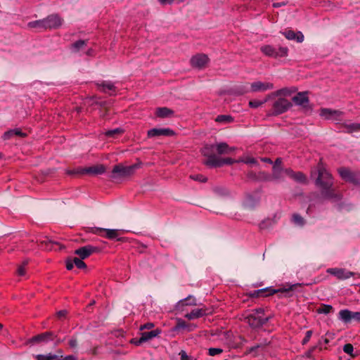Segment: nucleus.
Instances as JSON below:
<instances>
[{"label": "nucleus", "mask_w": 360, "mask_h": 360, "mask_svg": "<svg viewBox=\"0 0 360 360\" xmlns=\"http://www.w3.org/2000/svg\"><path fill=\"white\" fill-rule=\"evenodd\" d=\"M281 163H282V159L278 158L276 160L275 162H274V166H278V167H281Z\"/></svg>", "instance_id": "obj_58"}, {"label": "nucleus", "mask_w": 360, "mask_h": 360, "mask_svg": "<svg viewBox=\"0 0 360 360\" xmlns=\"http://www.w3.org/2000/svg\"><path fill=\"white\" fill-rule=\"evenodd\" d=\"M292 221L297 226H303L304 224V219L298 214L292 215Z\"/></svg>", "instance_id": "obj_37"}, {"label": "nucleus", "mask_w": 360, "mask_h": 360, "mask_svg": "<svg viewBox=\"0 0 360 360\" xmlns=\"http://www.w3.org/2000/svg\"><path fill=\"white\" fill-rule=\"evenodd\" d=\"M148 136L150 138L155 136H171L174 134V132L170 129H157L153 128L148 131Z\"/></svg>", "instance_id": "obj_12"}, {"label": "nucleus", "mask_w": 360, "mask_h": 360, "mask_svg": "<svg viewBox=\"0 0 360 360\" xmlns=\"http://www.w3.org/2000/svg\"><path fill=\"white\" fill-rule=\"evenodd\" d=\"M216 149L219 154H230L233 153L236 148L229 146L226 143H219L216 145Z\"/></svg>", "instance_id": "obj_22"}, {"label": "nucleus", "mask_w": 360, "mask_h": 360, "mask_svg": "<svg viewBox=\"0 0 360 360\" xmlns=\"http://www.w3.org/2000/svg\"><path fill=\"white\" fill-rule=\"evenodd\" d=\"M74 266H75V264H74L73 260H68V261H67V262H66V268H67V269L71 270V269H72Z\"/></svg>", "instance_id": "obj_55"}, {"label": "nucleus", "mask_w": 360, "mask_h": 360, "mask_svg": "<svg viewBox=\"0 0 360 360\" xmlns=\"http://www.w3.org/2000/svg\"><path fill=\"white\" fill-rule=\"evenodd\" d=\"M84 172L91 174H101L105 172V167L102 165H98L84 169Z\"/></svg>", "instance_id": "obj_24"}, {"label": "nucleus", "mask_w": 360, "mask_h": 360, "mask_svg": "<svg viewBox=\"0 0 360 360\" xmlns=\"http://www.w3.org/2000/svg\"><path fill=\"white\" fill-rule=\"evenodd\" d=\"M286 176L297 183L305 184L307 182V177L303 173L300 172H295L291 169H287Z\"/></svg>", "instance_id": "obj_13"}, {"label": "nucleus", "mask_w": 360, "mask_h": 360, "mask_svg": "<svg viewBox=\"0 0 360 360\" xmlns=\"http://www.w3.org/2000/svg\"><path fill=\"white\" fill-rule=\"evenodd\" d=\"M233 119L231 116L226 115H218L215 119L216 122H220V123H230V122H233Z\"/></svg>", "instance_id": "obj_34"}, {"label": "nucleus", "mask_w": 360, "mask_h": 360, "mask_svg": "<svg viewBox=\"0 0 360 360\" xmlns=\"http://www.w3.org/2000/svg\"><path fill=\"white\" fill-rule=\"evenodd\" d=\"M28 26L32 28H36L39 30H46V25L44 23V19L32 21L28 23Z\"/></svg>", "instance_id": "obj_31"}, {"label": "nucleus", "mask_w": 360, "mask_h": 360, "mask_svg": "<svg viewBox=\"0 0 360 360\" xmlns=\"http://www.w3.org/2000/svg\"><path fill=\"white\" fill-rule=\"evenodd\" d=\"M316 172L318 177L316 180V184L321 189V194L328 199L338 198L332 188L333 179L331 175L321 162L318 164L316 171L311 172V175H314Z\"/></svg>", "instance_id": "obj_1"}, {"label": "nucleus", "mask_w": 360, "mask_h": 360, "mask_svg": "<svg viewBox=\"0 0 360 360\" xmlns=\"http://www.w3.org/2000/svg\"><path fill=\"white\" fill-rule=\"evenodd\" d=\"M262 160L265 162H269L270 164H272V161L269 158H262Z\"/></svg>", "instance_id": "obj_60"}, {"label": "nucleus", "mask_w": 360, "mask_h": 360, "mask_svg": "<svg viewBox=\"0 0 360 360\" xmlns=\"http://www.w3.org/2000/svg\"><path fill=\"white\" fill-rule=\"evenodd\" d=\"M124 130L121 128H116L111 130L105 131L104 134L108 138H116L123 134Z\"/></svg>", "instance_id": "obj_29"}, {"label": "nucleus", "mask_w": 360, "mask_h": 360, "mask_svg": "<svg viewBox=\"0 0 360 360\" xmlns=\"http://www.w3.org/2000/svg\"><path fill=\"white\" fill-rule=\"evenodd\" d=\"M74 264L76 266L78 269H85L86 268V264L82 261V259L75 257L73 259Z\"/></svg>", "instance_id": "obj_41"}, {"label": "nucleus", "mask_w": 360, "mask_h": 360, "mask_svg": "<svg viewBox=\"0 0 360 360\" xmlns=\"http://www.w3.org/2000/svg\"><path fill=\"white\" fill-rule=\"evenodd\" d=\"M274 84L271 82H255L251 84L250 91L252 92H263L272 89Z\"/></svg>", "instance_id": "obj_9"}, {"label": "nucleus", "mask_w": 360, "mask_h": 360, "mask_svg": "<svg viewBox=\"0 0 360 360\" xmlns=\"http://www.w3.org/2000/svg\"><path fill=\"white\" fill-rule=\"evenodd\" d=\"M13 136H14V134H13V129H11V130L6 131L3 134L2 138L4 140H9Z\"/></svg>", "instance_id": "obj_46"}, {"label": "nucleus", "mask_w": 360, "mask_h": 360, "mask_svg": "<svg viewBox=\"0 0 360 360\" xmlns=\"http://www.w3.org/2000/svg\"><path fill=\"white\" fill-rule=\"evenodd\" d=\"M311 335H312V330H308L306 332L305 337L302 340V345H305L309 341V340L311 337Z\"/></svg>", "instance_id": "obj_50"}, {"label": "nucleus", "mask_w": 360, "mask_h": 360, "mask_svg": "<svg viewBox=\"0 0 360 360\" xmlns=\"http://www.w3.org/2000/svg\"><path fill=\"white\" fill-rule=\"evenodd\" d=\"M342 126L345 129V130L349 133L360 130V124L358 123L347 124L346 122H344L342 123Z\"/></svg>", "instance_id": "obj_30"}, {"label": "nucleus", "mask_w": 360, "mask_h": 360, "mask_svg": "<svg viewBox=\"0 0 360 360\" xmlns=\"http://www.w3.org/2000/svg\"><path fill=\"white\" fill-rule=\"evenodd\" d=\"M98 86L103 92H109L115 89L113 83L109 81H103L101 83H98Z\"/></svg>", "instance_id": "obj_27"}, {"label": "nucleus", "mask_w": 360, "mask_h": 360, "mask_svg": "<svg viewBox=\"0 0 360 360\" xmlns=\"http://www.w3.org/2000/svg\"><path fill=\"white\" fill-rule=\"evenodd\" d=\"M53 333L51 332H46L38 335H36L32 338L33 342H47L53 339Z\"/></svg>", "instance_id": "obj_21"}, {"label": "nucleus", "mask_w": 360, "mask_h": 360, "mask_svg": "<svg viewBox=\"0 0 360 360\" xmlns=\"http://www.w3.org/2000/svg\"><path fill=\"white\" fill-rule=\"evenodd\" d=\"M283 5H284L283 3H274L273 4V6L275 7V8H277V7L281 6Z\"/></svg>", "instance_id": "obj_59"}, {"label": "nucleus", "mask_w": 360, "mask_h": 360, "mask_svg": "<svg viewBox=\"0 0 360 360\" xmlns=\"http://www.w3.org/2000/svg\"><path fill=\"white\" fill-rule=\"evenodd\" d=\"M235 162L232 158H219L214 155L210 156L206 161V165L211 167H221L224 165H231Z\"/></svg>", "instance_id": "obj_7"}, {"label": "nucleus", "mask_w": 360, "mask_h": 360, "mask_svg": "<svg viewBox=\"0 0 360 360\" xmlns=\"http://www.w3.org/2000/svg\"><path fill=\"white\" fill-rule=\"evenodd\" d=\"M35 359L37 360H53L58 359V356L55 354H37L35 356Z\"/></svg>", "instance_id": "obj_36"}, {"label": "nucleus", "mask_w": 360, "mask_h": 360, "mask_svg": "<svg viewBox=\"0 0 360 360\" xmlns=\"http://www.w3.org/2000/svg\"><path fill=\"white\" fill-rule=\"evenodd\" d=\"M288 169H283L281 167L273 166L272 169V179L274 180H283L286 176V171Z\"/></svg>", "instance_id": "obj_19"}, {"label": "nucleus", "mask_w": 360, "mask_h": 360, "mask_svg": "<svg viewBox=\"0 0 360 360\" xmlns=\"http://www.w3.org/2000/svg\"><path fill=\"white\" fill-rule=\"evenodd\" d=\"M190 178L200 182H205L207 181V179L201 174L191 175Z\"/></svg>", "instance_id": "obj_44"}, {"label": "nucleus", "mask_w": 360, "mask_h": 360, "mask_svg": "<svg viewBox=\"0 0 360 360\" xmlns=\"http://www.w3.org/2000/svg\"><path fill=\"white\" fill-rule=\"evenodd\" d=\"M154 326H155L154 323L148 322L143 325H141L140 326V330H146V329L149 330V329H152L153 328H154Z\"/></svg>", "instance_id": "obj_51"}, {"label": "nucleus", "mask_w": 360, "mask_h": 360, "mask_svg": "<svg viewBox=\"0 0 360 360\" xmlns=\"http://www.w3.org/2000/svg\"><path fill=\"white\" fill-rule=\"evenodd\" d=\"M338 172L342 179L345 181L353 183L354 184H358V178L356 174L352 172L349 169L347 168H340Z\"/></svg>", "instance_id": "obj_10"}, {"label": "nucleus", "mask_w": 360, "mask_h": 360, "mask_svg": "<svg viewBox=\"0 0 360 360\" xmlns=\"http://www.w3.org/2000/svg\"><path fill=\"white\" fill-rule=\"evenodd\" d=\"M343 351L347 354H352L353 352V346L351 344H346L343 347Z\"/></svg>", "instance_id": "obj_49"}, {"label": "nucleus", "mask_w": 360, "mask_h": 360, "mask_svg": "<svg viewBox=\"0 0 360 360\" xmlns=\"http://www.w3.org/2000/svg\"><path fill=\"white\" fill-rule=\"evenodd\" d=\"M14 136H18L20 137H25L27 136V134L22 131V130L19 128H15L13 129Z\"/></svg>", "instance_id": "obj_48"}, {"label": "nucleus", "mask_w": 360, "mask_h": 360, "mask_svg": "<svg viewBox=\"0 0 360 360\" xmlns=\"http://www.w3.org/2000/svg\"><path fill=\"white\" fill-rule=\"evenodd\" d=\"M247 162H248V163H255V159L251 158V159L248 160L247 161Z\"/></svg>", "instance_id": "obj_61"}, {"label": "nucleus", "mask_w": 360, "mask_h": 360, "mask_svg": "<svg viewBox=\"0 0 360 360\" xmlns=\"http://www.w3.org/2000/svg\"><path fill=\"white\" fill-rule=\"evenodd\" d=\"M174 112L172 110L166 108H158L155 110V115L161 118L168 117L173 115Z\"/></svg>", "instance_id": "obj_25"}, {"label": "nucleus", "mask_w": 360, "mask_h": 360, "mask_svg": "<svg viewBox=\"0 0 360 360\" xmlns=\"http://www.w3.org/2000/svg\"><path fill=\"white\" fill-rule=\"evenodd\" d=\"M197 304L196 300L194 297L189 295L186 298L181 300L178 303L179 308L184 307V306H195Z\"/></svg>", "instance_id": "obj_26"}, {"label": "nucleus", "mask_w": 360, "mask_h": 360, "mask_svg": "<svg viewBox=\"0 0 360 360\" xmlns=\"http://www.w3.org/2000/svg\"><path fill=\"white\" fill-rule=\"evenodd\" d=\"M69 345L72 348H75L77 346V340L76 338H72L69 341Z\"/></svg>", "instance_id": "obj_54"}, {"label": "nucleus", "mask_w": 360, "mask_h": 360, "mask_svg": "<svg viewBox=\"0 0 360 360\" xmlns=\"http://www.w3.org/2000/svg\"><path fill=\"white\" fill-rule=\"evenodd\" d=\"M67 311L65 310H61V311H59L58 313H57V316L59 317V318H61V317H63L65 316Z\"/></svg>", "instance_id": "obj_57"}, {"label": "nucleus", "mask_w": 360, "mask_h": 360, "mask_svg": "<svg viewBox=\"0 0 360 360\" xmlns=\"http://www.w3.org/2000/svg\"><path fill=\"white\" fill-rule=\"evenodd\" d=\"M96 248L95 247L91 245H86L76 250L75 252L76 255H78L81 259H84L90 256L94 252L96 251Z\"/></svg>", "instance_id": "obj_15"}, {"label": "nucleus", "mask_w": 360, "mask_h": 360, "mask_svg": "<svg viewBox=\"0 0 360 360\" xmlns=\"http://www.w3.org/2000/svg\"><path fill=\"white\" fill-rule=\"evenodd\" d=\"M86 41L85 40H79L72 44V50L73 52H78L80 49L86 46Z\"/></svg>", "instance_id": "obj_33"}, {"label": "nucleus", "mask_w": 360, "mask_h": 360, "mask_svg": "<svg viewBox=\"0 0 360 360\" xmlns=\"http://www.w3.org/2000/svg\"><path fill=\"white\" fill-rule=\"evenodd\" d=\"M207 314L206 308L194 309L190 313L185 315V317L189 320H193L202 317Z\"/></svg>", "instance_id": "obj_16"}, {"label": "nucleus", "mask_w": 360, "mask_h": 360, "mask_svg": "<svg viewBox=\"0 0 360 360\" xmlns=\"http://www.w3.org/2000/svg\"><path fill=\"white\" fill-rule=\"evenodd\" d=\"M46 29H56L61 26L63 19L57 14H52L44 18Z\"/></svg>", "instance_id": "obj_8"}, {"label": "nucleus", "mask_w": 360, "mask_h": 360, "mask_svg": "<svg viewBox=\"0 0 360 360\" xmlns=\"http://www.w3.org/2000/svg\"><path fill=\"white\" fill-rule=\"evenodd\" d=\"M329 274L336 276L339 279H347L354 275L353 272L346 271L343 269L332 268L327 271Z\"/></svg>", "instance_id": "obj_11"}, {"label": "nucleus", "mask_w": 360, "mask_h": 360, "mask_svg": "<svg viewBox=\"0 0 360 360\" xmlns=\"http://www.w3.org/2000/svg\"><path fill=\"white\" fill-rule=\"evenodd\" d=\"M333 311V307L329 304H322L318 309L319 314H328Z\"/></svg>", "instance_id": "obj_35"}, {"label": "nucleus", "mask_w": 360, "mask_h": 360, "mask_svg": "<svg viewBox=\"0 0 360 360\" xmlns=\"http://www.w3.org/2000/svg\"><path fill=\"white\" fill-rule=\"evenodd\" d=\"M292 106L291 103L285 98H279L274 103V114L279 115L287 111Z\"/></svg>", "instance_id": "obj_6"}, {"label": "nucleus", "mask_w": 360, "mask_h": 360, "mask_svg": "<svg viewBox=\"0 0 360 360\" xmlns=\"http://www.w3.org/2000/svg\"><path fill=\"white\" fill-rule=\"evenodd\" d=\"M209 61L208 56L204 53L196 54L190 60L191 66L198 69H202L206 67Z\"/></svg>", "instance_id": "obj_5"}, {"label": "nucleus", "mask_w": 360, "mask_h": 360, "mask_svg": "<svg viewBox=\"0 0 360 360\" xmlns=\"http://www.w3.org/2000/svg\"><path fill=\"white\" fill-rule=\"evenodd\" d=\"M141 163L134 164L130 166H123L122 165H115L112 171L111 177L115 179L117 177H123L131 175L136 169L139 168Z\"/></svg>", "instance_id": "obj_3"}, {"label": "nucleus", "mask_w": 360, "mask_h": 360, "mask_svg": "<svg viewBox=\"0 0 360 360\" xmlns=\"http://www.w3.org/2000/svg\"><path fill=\"white\" fill-rule=\"evenodd\" d=\"M245 92H246V90H243H243H241V91H240L238 92V94H244Z\"/></svg>", "instance_id": "obj_62"}, {"label": "nucleus", "mask_w": 360, "mask_h": 360, "mask_svg": "<svg viewBox=\"0 0 360 360\" xmlns=\"http://www.w3.org/2000/svg\"><path fill=\"white\" fill-rule=\"evenodd\" d=\"M352 321H360V311H352Z\"/></svg>", "instance_id": "obj_52"}, {"label": "nucleus", "mask_w": 360, "mask_h": 360, "mask_svg": "<svg viewBox=\"0 0 360 360\" xmlns=\"http://www.w3.org/2000/svg\"><path fill=\"white\" fill-rule=\"evenodd\" d=\"M267 101V98L263 101L253 100L249 102V106L252 108H257L265 103Z\"/></svg>", "instance_id": "obj_38"}, {"label": "nucleus", "mask_w": 360, "mask_h": 360, "mask_svg": "<svg viewBox=\"0 0 360 360\" xmlns=\"http://www.w3.org/2000/svg\"><path fill=\"white\" fill-rule=\"evenodd\" d=\"M276 48L270 45H265L261 47V51L264 54L273 58H276Z\"/></svg>", "instance_id": "obj_28"}, {"label": "nucleus", "mask_w": 360, "mask_h": 360, "mask_svg": "<svg viewBox=\"0 0 360 360\" xmlns=\"http://www.w3.org/2000/svg\"><path fill=\"white\" fill-rule=\"evenodd\" d=\"M319 115L324 119L333 121L336 124H340L343 121L344 112L338 110L322 108Z\"/></svg>", "instance_id": "obj_4"}, {"label": "nucleus", "mask_w": 360, "mask_h": 360, "mask_svg": "<svg viewBox=\"0 0 360 360\" xmlns=\"http://www.w3.org/2000/svg\"><path fill=\"white\" fill-rule=\"evenodd\" d=\"M269 319L266 316L262 309H257L252 311L245 318L247 323L252 328H259L264 325Z\"/></svg>", "instance_id": "obj_2"}, {"label": "nucleus", "mask_w": 360, "mask_h": 360, "mask_svg": "<svg viewBox=\"0 0 360 360\" xmlns=\"http://www.w3.org/2000/svg\"><path fill=\"white\" fill-rule=\"evenodd\" d=\"M293 102L298 105L306 106L309 103L307 92H300L292 98Z\"/></svg>", "instance_id": "obj_18"}, {"label": "nucleus", "mask_w": 360, "mask_h": 360, "mask_svg": "<svg viewBox=\"0 0 360 360\" xmlns=\"http://www.w3.org/2000/svg\"><path fill=\"white\" fill-rule=\"evenodd\" d=\"M282 34L287 39L295 40L298 43H302L304 39L303 34L300 31L295 32L293 30H289L282 32Z\"/></svg>", "instance_id": "obj_14"}, {"label": "nucleus", "mask_w": 360, "mask_h": 360, "mask_svg": "<svg viewBox=\"0 0 360 360\" xmlns=\"http://www.w3.org/2000/svg\"><path fill=\"white\" fill-rule=\"evenodd\" d=\"M179 354L181 356V360H190V358L188 357V356L186 354V353L184 351H181L179 353Z\"/></svg>", "instance_id": "obj_56"}, {"label": "nucleus", "mask_w": 360, "mask_h": 360, "mask_svg": "<svg viewBox=\"0 0 360 360\" xmlns=\"http://www.w3.org/2000/svg\"><path fill=\"white\" fill-rule=\"evenodd\" d=\"M161 333V330L160 329H155L153 330H151L150 332H143L141 333V338L139 340V343L141 344L143 342L148 341L155 337H157L158 335H160Z\"/></svg>", "instance_id": "obj_17"}, {"label": "nucleus", "mask_w": 360, "mask_h": 360, "mask_svg": "<svg viewBox=\"0 0 360 360\" xmlns=\"http://www.w3.org/2000/svg\"><path fill=\"white\" fill-rule=\"evenodd\" d=\"M269 292V295H274L278 292H281V290L280 289L278 290H275V289H271V288H264V289H262V290H258V294H262V293H264V292Z\"/></svg>", "instance_id": "obj_43"}, {"label": "nucleus", "mask_w": 360, "mask_h": 360, "mask_svg": "<svg viewBox=\"0 0 360 360\" xmlns=\"http://www.w3.org/2000/svg\"><path fill=\"white\" fill-rule=\"evenodd\" d=\"M27 264H28V261L25 260L22 262L21 264L18 266L17 271H16L18 276H25L26 275V272H27L26 266H27Z\"/></svg>", "instance_id": "obj_32"}, {"label": "nucleus", "mask_w": 360, "mask_h": 360, "mask_svg": "<svg viewBox=\"0 0 360 360\" xmlns=\"http://www.w3.org/2000/svg\"><path fill=\"white\" fill-rule=\"evenodd\" d=\"M288 53V49L287 47H279L276 50V58L278 57H285Z\"/></svg>", "instance_id": "obj_39"}, {"label": "nucleus", "mask_w": 360, "mask_h": 360, "mask_svg": "<svg viewBox=\"0 0 360 360\" xmlns=\"http://www.w3.org/2000/svg\"><path fill=\"white\" fill-rule=\"evenodd\" d=\"M352 311L349 309H342L338 313V319L345 323H349L352 321Z\"/></svg>", "instance_id": "obj_23"}, {"label": "nucleus", "mask_w": 360, "mask_h": 360, "mask_svg": "<svg viewBox=\"0 0 360 360\" xmlns=\"http://www.w3.org/2000/svg\"><path fill=\"white\" fill-rule=\"evenodd\" d=\"M56 360H77V357L74 355H68L65 357L61 356L60 358L56 359Z\"/></svg>", "instance_id": "obj_53"}, {"label": "nucleus", "mask_w": 360, "mask_h": 360, "mask_svg": "<svg viewBox=\"0 0 360 360\" xmlns=\"http://www.w3.org/2000/svg\"><path fill=\"white\" fill-rule=\"evenodd\" d=\"M221 340L224 341L226 344H229L232 334L230 331H224L221 335Z\"/></svg>", "instance_id": "obj_40"}, {"label": "nucleus", "mask_w": 360, "mask_h": 360, "mask_svg": "<svg viewBox=\"0 0 360 360\" xmlns=\"http://www.w3.org/2000/svg\"><path fill=\"white\" fill-rule=\"evenodd\" d=\"M187 327H188V325L184 321H183L180 319H179L177 320V324L176 326V329H184V328H186Z\"/></svg>", "instance_id": "obj_45"}, {"label": "nucleus", "mask_w": 360, "mask_h": 360, "mask_svg": "<svg viewBox=\"0 0 360 360\" xmlns=\"http://www.w3.org/2000/svg\"><path fill=\"white\" fill-rule=\"evenodd\" d=\"M105 231V237L108 239H117V240H120V238H119L120 236V231L117 229H96V231L94 233H98V231Z\"/></svg>", "instance_id": "obj_20"}, {"label": "nucleus", "mask_w": 360, "mask_h": 360, "mask_svg": "<svg viewBox=\"0 0 360 360\" xmlns=\"http://www.w3.org/2000/svg\"><path fill=\"white\" fill-rule=\"evenodd\" d=\"M61 341L60 340H57L56 345H58Z\"/></svg>", "instance_id": "obj_63"}, {"label": "nucleus", "mask_w": 360, "mask_h": 360, "mask_svg": "<svg viewBox=\"0 0 360 360\" xmlns=\"http://www.w3.org/2000/svg\"><path fill=\"white\" fill-rule=\"evenodd\" d=\"M223 349L221 348H210L208 349V354L210 356H214L221 354Z\"/></svg>", "instance_id": "obj_42"}, {"label": "nucleus", "mask_w": 360, "mask_h": 360, "mask_svg": "<svg viewBox=\"0 0 360 360\" xmlns=\"http://www.w3.org/2000/svg\"><path fill=\"white\" fill-rule=\"evenodd\" d=\"M290 93L291 92L288 89H282L277 91L275 93V95H276V96H281V95L287 96V95H290Z\"/></svg>", "instance_id": "obj_47"}, {"label": "nucleus", "mask_w": 360, "mask_h": 360, "mask_svg": "<svg viewBox=\"0 0 360 360\" xmlns=\"http://www.w3.org/2000/svg\"><path fill=\"white\" fill-rule=\"evenodd\" d=\"M41 243H45V244H46V243H47V241H46V240H43V241H41Z\"/></svg>", "instance_id": "obj_64"}]
</instances>
